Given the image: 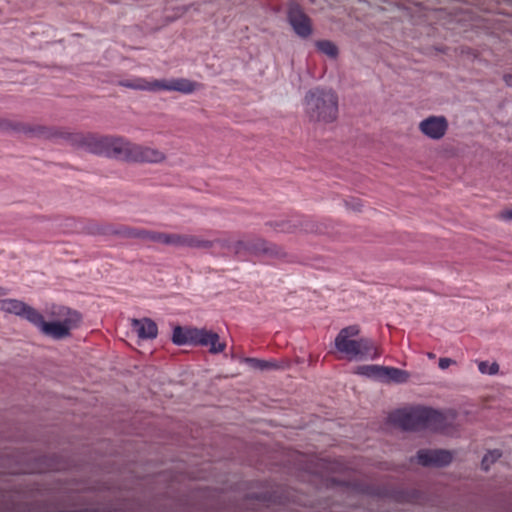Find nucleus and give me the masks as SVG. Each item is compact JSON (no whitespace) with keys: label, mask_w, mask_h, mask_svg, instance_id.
<instances>
[{"label":"nucleus","mask_w":512,"mask_h":512,"mask_svg":"<svg viewBox=\"0 0 512 512\" xmlns=\"http://www.w3.org/2000/svg\"><path fill=\"white\" fill-rule=\"evenodd\" d=\"M381 366L380 365H363L358 366L354 373L365 378L380 381L381 377Z\"/></svg>","instance_id":"21"},{"label":"nucleus","mask_w":512,"mask_h":512,"mask_svg":"<svg viewBox=\"0 0 512 512\" xmlns=\"http://www.w3.org/2000/svg\"><path fill=\"white\" fill-rule=\"evenodd\" d=\"M508 79H511V76H508V78H505V81L508 83Z\"/></svg>","instance_id":"37"},{"label":"nucleus","mask_w":512,"mask_h":512,"mask_svg":"<svg viewBox=\"0 0 512 512\" xmlns=\"http://www.w3.org/2000/svg\"><path fill=\"white\" fill-rule=\"evenodd\" d=\"M192 337V345L207 347L209 345V340H217V333L205 328H195L194 332L192 333Z\"/></svg>","instance_id":"18"},{"label":"nucleus","mask_w":512,"mask_h":512,"mask_svg":"<svg viewBox=\"0 0 512 512\" xmlns=\"http://www.w3.org/2000/svg\"><path fill=\"white\" fill-rule=\"evenodd\" d=\"M247 253L253 256L269 255L274 257H284L286 255L281 247L267 242L262 238L248 239Z\"/></svg>","instance_id":"11"},{"label":"nucleus","mask_w":512,"mask_h":512,"mask_svg":"<svg viewBox=\"0 0 512 512\" xmlns=\"http://www.w3.org/2000/svg\"><path fill=\"white\" fill-rule=\"evenodd\" d=\"M508 79H511V76H508V78H505V81L508 83Z\"/></svg>","instance_id":"36"},{"label":"nucleus","mask_w":512,"mask_h":512,"mask_svg":"<svg viewBox=\"0 0 512 512\" xmlns=\"http://www.w3.org/2000/svg\"><path fill=\"white\" fill-rule=\"evenodd\" d=\"M152 233L153 231L145 229H135L125 226H121L119 228L103 226L97 229V234L99 235H116L126 238L145 239L150 241L152 240Z\"/></svg>","instance_id":"13"},{"label":"nucleus","mask_w":512,"mask_h":512,"mask_svg":"<svg viewBox=\"0 0 512 512\" xmlns=\"http://www.w3.org/2000/svg\"><path fill=\"white\" fill-rule=\"evenodd\" d=\"M427 356H428L429 359H434L435 358V355L433 353H428Z\"/></svg>","instance_id":"34"},{"label":"nucleus","mask_w":512,"mask_h":512,"mask_svg":"<svg viewBox=\"0 0 512 512\" xmlns=\"http://www.w3.org/2000/svg\"><path fill=\"white\" fill-rule=\"evenodd\" d=\"M0 311L4 314L14 315L34 324L37 315V309L15 298H0Z\"/></svg>","instance_id":"8"},{"label":"nucleus","mask_w":512,"mask_h":512,"mask_svg":"<svg viewBox=\"0 0 512 512\" xmlns=\"http://www.w3.org/2000/svg\"><path fill=\"white\" fill-rule=\"evenodd\" d=\"M45 137L67 139L74 147L83 149L88 153L104 156L111 159H125L127 139L120 136L95 135L92 133H58L47 129Z\"/></svg>","instance_id":"2"},{"label":"nucleus","mask_w":512,"mask_h":512,"mask_svg":"<svg viewBox=\"0 0 512 512\" xmlns=\"http://www.w3.org/2000/svg\"><path fill=\"white\" fill-rule=\"evenodd\" d=\"M200 88V84L186 79V78H173L170 80H158L157 91H176L182 94H192Z\"/></svg>","instance_id":"12"},{"label":"nucleus","mask_w":512,"mask_h":512,"mask_svg":"<svg viewBox=\"0 0 512 512\" xmlns=\"http://www.w3.org/2000/svg\"><path fill=\"white\" fill-rule=\"evenodd\" d=\"M334 348L341 358L349 361L375 360L380 356L373 340L362 336L357 324L340 329L334 339Z\"/></svg>","instance_id":"3"},{"label":"nucleus","mask_w":512,"mask_h":512,"mask_svg":"<svg viewBox=\"0 0 512 512\" xmlns=\"http://www.w3.org/2000/svg\"><path fill=\"white\" fill-rule=\"evenodd\" d=\"M288 21L294 32L301 38H307L312 34V25L310 19L300 7L292 4L288 10Z\"/></svg>","instance_id":"9"},{"label":"nucleus","mask_w":512,"mask_h":512,"mask_svg":"<svg viewBox=\"0 0 512 512\" xmlns=\"http://www.w3.org/2000/svg\"><path fill=\"white\" fill-rule=\"evenodd\" d=\"M417 461L423 466L443 467L452 461V454L446 450H420Z\"/></svg>","instance_id":"10"},{"label":"nucleus","mask_w":512,"mask_h":512,"mask_svg":"<svg viewBox=\"0 0 512 512\" xmlns=\"http://www.w3.org/2000/svg\"><path fill=\"white\" fill-rule=\"evenodd\" d=\"M381 382H392V383H406L409 380V373L405 370L389 367V366H381Z\"/></svg>","instance_id":"16"},{"label":"nucleus","mask_w":512,"mask_h":512,"mask_svg":"<svg viewBox=\"0 0 512 512\" xmlns=\"http://www.w3.org/2000/svg\"><path fill=\"white\" fill-rule=\"evenodd\" d=\"M166 160V155L153 147L138 145L127 141L126 154L124 161L143 162V163H161Z\"/></svg>","instance_id":"6"},{"label":"nucleus","mask_w":512,"mask_h":512,"mask_svg":"<svg viewBox=\"0 0 512 512\" xmlns=\"http://www.w3.org/2000/svg\"><path fill=\"white\" fill-rule=\"evenodd\" d=\"M195 327L182 329L181 327L177 326L173 329L172 333V341L174 344L181 346L185 344H192L193 338L192 333L194 332Z\"/></svg>","instance_id":"19"},{"label":"nucleus","mask_w":512,"mask_h":512,"mask_svg":"<svg viewBox=\"0 0 512 512\" xmlns=\"http://www.w3.org/2000/svg\"><path fill=\"white\" fill-rule=\"evenodd\" d=\"M478 370L484 375H496L499 372V364L496 361L492 363H489L488 361H480L478 362Z\"/></svg>","instance_id":"26"},{"label":"nucleus","mask_w":512,"mask_h":512,"mask_svg":"<svg viewBox=\"0 0 512 512\" xmlns=\"http://www.w3.org/2000/svg\"><path fill=\"white\" fill-rule=\"evenodd\" d=\"M173 237H174V233H161V232L153 231L151 241L161 243L164 245H168V246H172Z\"/></svg>","instance_id":"28"},{"label":"nucleus","mask_w":512,"mask_h":512,"mask_svg":"<svg viewBox=\"0 0 512 512\" xmlns=\"http://www.w3.org/2000/svg\"><path fill=\"white\" fill-rule=\"evenodd\" d=\"M304 112L310 122L329 124L338 116V96L330 88L310 89L304 97Z\"/></svg>","instance_id":"4"},{"label":"nucleus","mask_w":512,"mask_h":512,"mask_svg":"<svg viewBox=\"0 0 512 512\" xmlns=\"http://www.w3.org/2000/svg\"><path fill=\"white\" fill-rule=\"evenodd\" d=\"M438 414L429 408H412L398 411L395 415L396 424L406 431H419L433 426Z\"/></svg>","instance_id":"5"},{"label":"nucleus","mask_w":512,"mask_h":512,"mask_svg":"<svg viewBox=\"0 0 512 512\" xmlns=\"http://www.w3.org/2000/svg\"><path fill=\"white\" fill-rule=\"evenodd\" d=\"M315 46L321 53L325 54L331 59H336L338 57V48L332 41H317Z\"/></svg>","instance_id":"22"},{"label":"nucleus","mask_w":512,"mask_h":512,"mask_svg":"<svg viewBox=\"0 0 512 512\" xmlns=\"http://www.w3.org/2000/svg\"><path fill=\"white\" fill-rule=\"evenodd\" d=\"M245 362L248 363L251 367L258 370H268L278 367V365L275 362L260 360L256 358H246Z\"/></svg>","instance_id":"25"},{"label":"nucleus","mask_w":512,"mask_h":512,"mask_svg":"<svg viewBox=\"0 0 512 512\" xmlns=\"http://www.w3.org/2000/svg\"><path fill=\"white\" fill-rule=\"evenodd\" d=\"M501 457V452L499 450H493L486 453L482 459V468L484 470H489L490 466L494 464Z\"/></svg>","instance_id":"27"},{"label":"nucleus","mask_w":512,"mask_h":512,"mask_svg":"<svg viewBox=\"0 0 512 512\" xmlns=\"http://www.w3.org/2000/svg\"><path fill=\"white\" fill-rule=\"evenodd\" d=\"M455 364H456V361L451 358H448V357L440 358L439 362H438V366L441 370H445V369L449 368L451 365H455Z\"/></svg>","instance_id":"31"},{"label":"nucleus","mask_w":512,"mask_h":512,"mask_svg":"<svg viewBox=\"0 0 512 512\" xmlns=\"http://www.w3.org/2000/svg\"><path fill=\"white\" fill-rule=\"evenodd\" d=\"M449 128L448 120L443 115H429L418 124L420 133L429 140H442Z\"/></svg>","instance_id":"7"},{"label":"nucleus","mask_w":512,"mask_h":512,"mask_svg":"<svg viewBox=\"0 0 512 512\" xmlns=\"http://www.w3.org/2000/svg\"><path fill=\"white\" fill-rule=\"evenodd\" d=\"M120 86L140 91L156 92L158 80L147 81L144 78H136L134 80L121 81Z\"/></svg>","instance_id":"17"},{"label":"nucleus","mask_w":512,"mask_h":512,"mask_svg":"<svg viewBox=\"0 0 512 512\" xmlns=\"http://www.w3.org/2000/svg\"><path fill=\"white\" fill-rule=\"evenodd\" d=\"M207 347H209V352L211 354H219L225 350L226 344L224 342L220 341V337L217 334V340H215V341H214V339L209 340V345Z\"/></svg>","instance_id":"29"},{"label":"nucleus","mask_w":512,"mask_h":512,"mask_svg":"<svg viewBox=\"0 0 512 512\" xmlns=\"http://www.w3.org/2000/svg\"><path fill=\"white\" fill-rule=\"evenodd\" d=\"M345 206H346L347 209H349L351 211L359 212V211L362 210L363 204L357 198H350V199L345 201Z\"/></svg>","instance_id":"30"},{"label":"nucleus","mask_w":512,"mask_h":512,"mask_svg":"<svg viewBox=\"0 0 512 512\" xmlns=\"http://www.w3.org/2000/svg\"><path fill=\"white\" fill-rule=\"evenodd\" d=\"M214 241L203 239L192 234H185L184 247L195 249H211Z\"/></svg>","instance_id":"20"},{"label":"nucleus","mask_w":512,"mask_h":512,"mask_svg":"<svg viewBox=\"0 0 512 512\" xmlns=\"http://www.w3.org/2000/svg\"><path fill=\"white\" fill-rule=\"evenodd\" d=\"M7 294H8V290L6 288L0 286V298L6 296Z\"/></svg>","instance_id":"33"},{"label":"nucleus","mask_w":512,"mask_h":512,"mask_svg":"<svg viewBox=\"0 0 512 512\" xmlns=\"http://www.w3.org/2000/svg\"><path fill=\"white\" fill-rule=\"evenodd\" d=\"M131 325L137 337L141 340H152L158 335L157 325L150 318L132 319Z\"/></svg>","instance_id":"15"},{"label":"nucleus","mask_w":512,"mask_h":512,"mask_svg":"<svg viewBox=\"0 0 512 512\" xmlns=\"http://www.w3.org/2000/svg\"><path fill=\"white\" fill-rule=\"evenodd\" d=\"M220 244L224 248L232 249L235 255H241L242 253H247L248 247V239L247 240H238L234 243L229 241H220Z\"/></svg>","instance_id":"23"},{"label":"nucleus","mask_w":512,"mask_h":512,"mask_svg":"<svg viewBox=\"0 0 512 512\" xmlns=\"http://www.w3.org/2000/svg\"><path fill=\"white\" fill-rule=\"evenodd\" d=\"M507 218L512 219V211L507 213Z\"/></svg>","instance_id":"35"},{"label":"nucleus","mask_w":512,"mask_h":512,"mask_svg":"<svg viewBox=\"0 0 512 512\" xmlns=\"http://www.w3.org/2000/svg\"><path fill=\"white\" fill-rule=\"evenodd\" d=\"M309 224H310V222L303 221L300 219L293 220V221H291V220L285 221V222H283L284 227H283L282 231L292 233L301 228H304L306 231H308V230H310L308 227Z\"/></svg>","instance_id":"24"},{"label":"nucleus","mask_w":512,"mask_h":512,"mask_svg":"<svg viewBox=\"0 0 512 512\" xmlns=\"http://www.w3.org/2000/svg\"><path fill=\"white\" fill-rule=\"evenodd\" d=\"M0 131L1 132H21L26 135L44 136L47 133V128L42 126L30 127L23 125L19 122H13L8 119L0 118Z\"/></svg>","instance_id":"14"},{"label":"nucleus","mask_w":512,"mask_h":512,"mask_svg":"<svg viewBox=\"0 0 512 512\" xmlns=\"http://www.w3.org/2000/svg\"><path fill=\"white\" fill-rule=\"evenodd\" d=\"M185 234L174 233L173 244L175 247H184Z\"/></svg>","instance_id":"32"},{"label":"nucleus","mask_w":512,"mask_h":512,"mask_svg":"<svg viewBox=\"0 0 512 512\" xmlns=\"http://www.w3.org/2000/svg\"><path fill=\"white\" fill-rule=\"evenodd\" d=\"M82 322L79 311L68 306L53 304L45 316L37 311L34 327L45 337L55 341L69 339Z\"/></svg>","instance_id":"1"}]
</instances>
